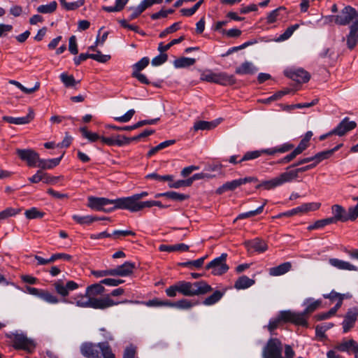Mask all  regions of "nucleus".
I'll return each instance as SVG.
<instances>
[{
	"label": "nucleus",
	"mask_w": 358,
	"mask_h": 358,
	"mask_svg": "<svg viewBox=\"0 0 358 358\" xmlns=\"http://www.w3.org/2000/svg\"><path fill=\"white\" fill-rule=\"evenodd\" d=\"M244 245L247 248L248 250H254L259 253L264 252L268 249L267 244L264 241L259 238L246 241H245Z\"/></svg>",
	"instance_id": "4468645a"
},
{
	"label": "nucleus",
	"mask_w": 358,
	"mask_h": 358,
	"mask_svg": "<svg viewBox=\"0 0 358 358\" xmlns=\"http://www.w3.org/2000/svg\"><path fill=\"white\" fill-rule=\"evenodd\" d=\"M146 304L148 306H155V307L166 306V307L171 308V301H170L169 300H161L159 299H154L150 300L146 303Z\"/></svg>",
	"instance_id": "bf43d9fd"
},
{
	"label": "nucleus",
	"mask_w": 358,
	"mask_h": 358,
	"mask_svg": "<svg viewBox=\"0 0 358 358\" xmlns=\"http://www.w3.org/2000/svg\"><path fill=\"white\" fill-rule=\"evenodd\" d=\"M167 59H168L167 55L165 53L161 52L160 55L156 56L155 57H154L152 59L151 63H152V66H160V65L163 64L164 62H166Z\"/></svg>",
	"instance_id": "774afa93"
},
{
	"label": "nucleus",
	"mask_w": 358,
	"mask_h": 358,
	"mask_svg": "<svg viewBox=\"0 0 358 358\" xmlns=\"http://www.w3.org/2000/svg\"><path fill=\"white\" fill-rule=\"evenodd\" d=\"M128 301L125 300L124 301H113L109 295H107L102 298H93L90 299L89 308L94 309H106L113 306L118 305L122 303H127Z\"/></svg>",
	"instance_id": "1a4fd4ad"
},
{
	"label": "nucleus",
	"mask_w": 358,
	"mask_h": 358,
	"mask_svg": "<svg viewBox=\"0 0 358 358\" xmlns=\"http://www.w3.org/2000/svg\"><path fill=\"white\" fill-rule=\"evenodd\" d=\"M255 280L249 278L246 275L239 277L234 284V287L236 289H247L255 284Z\"/></svg>",
	"instance_id": "f704fd0d"
},
{
	"label": "nucleus",
	"mask_w": 358,
	"mask_h": 358,
	"mask_svg": "<svg viewBox=\"0 0 358 358\" xmlns=\"http://www.w3.org/2000/svg\"><path fill=\"white\" fill-rule=\"evenodd\" d=\"M176 143L175 140H168L165 141L164 142L160 143L159 145H157L155 147H153L151 148L149 152H148V156L151 157L154 155L155 153H157L158 151L166 148Z\"/></svg>",
	"instance_id": "49530a36"
},
{
	"label": "nucleus",
	"mask_w": 358,
	"mask_h": 358,
	"mask_svg": "<svg viewBox=\"0 0 358 358\" xmlns=\"http://www.w3.org/2000/svg\"><path fill=\"white\" fill-rule=\"evenodd\" d=\"M88 206L96 210L110 212L115 209H124L122 199H109L104 197L91 196L88 199Z\"/></svg>",
	"instance_id": "20e7f679"
},
{
	"label": "nucleus",
	"mask_w": 358,
	"mask_h": 358,
	"mask_svg": "<svg viewBox=\"0 0 358 358\" xmlns=\"http://www.w3.org/2000/svg\"><path fill=\"white\" fill-rule=\"evenodd\" d=\"M358 42V24L353 23L350 27V32L347 36V45L349 49H353Z\"/></svg>",
	"instance_id": "5701e85b"
},
{
	"label": "nucleus",
	"mask_w": 358,
	"mask_h": 358,
	"mask_svg": "<svg viewBox=\"0 0 358 358\" xmlns=\"http://www.w3.org/2000/svg\"><path fill=\"white\" fill-rule=\"evenodd\" d=\"M80 352L87 358H101L100 352L103 358H106L110 355H115L108 342L83 343L80 346Z\"/></svg>",
	"instance_id": "f03ea898"
},
{
	"label": "nucleus",
	"mask_w": 358,
	"mask_h": 358,
	"mask_svg": "<svg viewBox=\"0 0 358 358\" xmlns=\"http://www.w3.org/2000/svg\"><path fill=\"white\" fill-rule=\"evenodd\" d=\"M258 69L252 62L245 61L236 68L235 73L240 76L253 75L256 73Z\"/></svg>",
	"instance_id": "6ab92c4d"
},
{
	"label": "nucleus",
	"mask_w": 358,
	"mask_h": 358,
	"mask_svg": "<svg viewBox=\"0 0 358 358\" xmlns=\"http://www.w3.org/2000/svg\"><path fill=\"white\" fill-rule=\"evenodd\" d=\"M299 25L298 24H295L289 27L285 31V32L279 36L278 41H282L288 39L293 34L294 31H296L299 28Z\"/></svg>",
	"instance_id": "052dcab7"
},
{
	"label": "nucleus",
	"mask_w": 358,
	"mask_h": 358,
	"mask_svg": "<svg viewBox=\"0 0 358 358\" xmlns=\"http://www.w3.org/2000/svg\"><path fill=\"white\" fill-rule=\"evenodd\" d=\"M220 123V121L215 120L211 122L208 121H198L196 122L194 124V129L195 131L198 130H210L216 127L218 124Z\"/></svg>",
	"instance_id": "72a5a7b5"
},
{
	"label": "nucleus",
	"mask_w": 358,
	"mask_h": 358,
	"mask_svg": "<svg viewBox=\"0 0 358 358\" xmlns=\"http://www.w3.org/2000/svg\"><path fill=\"white\" fill-rule=\"evenodd\" d=\"M286 75L297 83H306L310 80V74L303 69H292L286 71Z\"/></svg>",
	"instance_id": "2eb2a0df"
},
{
	"label": "nucleus",
	"mask_w": 358,
	"mask_h": 358,
	"mask_svg": "<svg viewBox=\"0 0 358 358\" xmlns=\"http://www.w3.org/2000/svg\"><path fill=\"white\" fill-rule=\"evenodd\" d=\"M59 78L66 87H74L80 83V80L76 81L75 80L73 76L68 75L66 73H61Z\"/></svg>",
	"instance_id": "c03bdc74"
},
{
	"label": "nucleus",
	"mask_w": 358,
	"mask_h": 358,
	"mask_svg": "<svg viewBox=\"0 0 358 358\" xmlns=\"http://www.w3.org/2000/svg\"><path fill=\"white\" fill-rule=\"evenodd\" d=\"M307 209H308V206L302 204L300 206H298L296 208H294L292 210H289L287 212L283 213L282 215H280L279 217L284 215L287 217H291L296 214H301L307 213Z\"/></svg>",
	"instance_id": "de8ad7c7"
},
{
	"label": "nucleus",
	"mask_w": 358,
	"mask_h": 358,
	"mask_svg": "<svg viewBox=\"0 0 358 358\" xmlns=\"http://www.w3.org/2000/svg\"><path fill=\"white\" fill-rule=\"evenodd\" d=\"M283 345L277 338H271L262 350L263 358H286L282 357Z\"/></svg>",
	"instance_id": "423d86ee"
},
{
	"label": "nucleus",
	"mask_w": 358,
	"mask_h": 358,
	"mask_svg": "<svg viewBox=\"0 0 358 358\" xmlns=\"http://www.w3.org/2000/svg\"><path fill=\"white\" fill-rule=\"evenodd\" d=\"M292 268V264L289 262H284L277 266L271 267L268 270L271 276H280L287 273Z\"/></svg>",
	"instance_id": "b1692460"
},
{
	"label": "nucleus",
	"mask_w": 358,
	"mask_h": 358,
	"mask_svg": "<svg viewBox=\"0 0 358 358\" xmlns=\"http://www.w3.org/2000/svg\"><path fill=\"white\" fill-rule=\"evenodd\" d=\"M34 117V111L29 108V113L24 117H14L11 116H3V120L6 122L13 124H26L29 123Z\"/></svg>",
	"instance_id": "f3484780"
},
{
	"label": "nucleus",
	"mask_w": 358,
	"mask_h": 358,
	"mask_svg": "<svg viewBox=\"0 0 358 358\" xmlns=\"http://www.w3.org/2000/svg\"><path fill=\"white\" fill-rule=\"evenodd\" d=\"M63 155L59 157L50 159H42L38 162L37 166L41 169H52L57 166L61 162Z\"/></svg>",
	"instance_id": "bb28decb"
},
{
	"label": "nucleus",
	"mask_w": 358,
	"mask_h": 358,
	"mask_svg": "<svg viewBox=\"0 0 358 358\" xmlns=\"http://www.w3.org/2000/svg\"><path fill=\"white\" fill-rule=\"evenodd\" d=\"M294 145L290 143H285L282 145H280L276 147L267 148V149H262V154H266L268 155H275L277 153H285L287 152L290 151L294 148Z\"/></svg>",
	"instance_id": "aec40b11"
},
{
	"label": "nucleus",
	"mask_w": 358,
	"mask_h": 358,
	"mask_svg": "<svg viewBox=\"0 0 358 358\" xmlns=\"http://www.w3.org/2000/svg\"><path fill=\"white\" fill-rule=\"evenodd\" d=\"M135 110L134 109L129 110L124 115L120 117H115L114 120L119 122H128L134 116Z\"/></svg>",
	"instance_id": "338daca9"
},
{
	"label": "nucleus",
	"mask_w": 358,
	"mask_h": 358,
	"mask_svg": "<svg viewBox=\"0 0 358 358\" xmlns=\"http://www.w3.org/2000/svg\"><path fill=\"white\" fill-rule=\"evenodd\" d=\"M189 245L185 243H178L176 245H160L159 250L162 252H176V251H187L189 250Z\"/></svg>",
	"instance_id": "cd10ccee"
},
{
	"label": "nucleus",
	"mask_w": 358,
	"mask_h": 358,
	"mask_svg": "<svg viewBox=\"0 0 358 358\" xmlns=\"http://www.w3.org/2000/svg\"><path fill=\"white\" fill-rule=\"evenodd\" d=\"M148 179H152L157 181H172L173 176L171 175L160 176L156 173H152L146 176Z\"/></svg>",
	"instance_id": "69168bd1"
},
{
	"label": "nucleus",
	"mask_w": 358,
	"mask_h": 358,
	"mask_svg": "<svg viewBox=\"0 0 358 358\" xmlns=\"http://www.w3.org/2000/svg\"><path fill=\"white\" fill-rule=\"evenodd\" d=\"M313 134L311 131H307L303 138L301 140L298 146L295 148L300 154H301L309 145V141Z\"/></svg>",
	"instance_id": "79ce46f5"
},
{
	"label": "nucleus",
	"mask_w": 358,
	"mask_h": 358,
	"mask_svg": "<svg viewBox=\"0 0 358 358\" xmlns=\"http://www.w3.org/2000/svg\"><path fill=\"white\" fill-rule=\"evenodd\" d=\"M241 186L238 179L227 182L222 186L218 187L216 190L217 194H222L227 191H232Z\"/></svg>",
	"instance_id": "c9c22d12"
},
{
	"label": "nucleus",
	"mask_w": 358,
	"mask_h": 358,
	"mask_svg": "<svg viewBox=\"0 0 358 358\" xmlns=\"http://www.w3.org/2000/svg\"><path fill=\"white\" fill-rule=\"evenodd\" d=\"M16 152L20 159L26 162L31 167L36 166L40 160L39 155L31 149H17Z\"/></svg>",
	"instance_id": "9b49d317"
},
{
	"label": "nucleus",
	"mask_w": 358,
	"mask_h": 358,
	"mask_svg": "<svg viewBox=\"0 0 358 358\" xmlns=\"http://www.w3.org/2000/svg\"><path fill=\"white\" fill-rule=\"evenodd\" d=\"M329 263L331 266L339 269L346 271H358V268L350 264L348 262H345L336 258H331L329 259Z\"/></svg>",
	"instance_id": "412c9836"
},
{
	"label": "nucleus",
	"mask_w": 358,
	"mask_h": 358,
	"mask_svg": "<svg viewBox=\"0 0 358 358\" xmlns=\"http://www.w3.org/2000/svg\"><path fill=\"white\" fill-rule=\"evenodd\" d=\"M278 186H280V182H279L278 178L275 177L269 180L262 181L256 186V188L259 189L260 187H263L264 189L268 190Z\"/></svg>",
	"instance_id": "37998d69"
},
{
	"label": "nucleus",
	"mask_w": 358,
	"mask_h": 358,
	"mask_svg": "<svg viewBox=\"0 0 358 358\" xmlns=\"http://www.w3.org/2000/svg\"><path fill=\"white\" fill-rule=\"evenodd\" d=\"M6 337L10 338L13 342V346L15 349L24 350L31 352L35 348V343L34 341L29 339L23 333L18 331L10 332L6 334Z\"/></svg>",
	"instance_id": "39448f33"
},
{
	"label": "nucleus",
	"mask_w": 358,
	"mask_h": 358,
	"mask_svg": "<svg viewBox=\"0 0 358 358\" xmlns=\"http://www.w3.org/2000/svg\"><path fill=\"white\" fill-rule=\"evenodd\" d=\"M334 223V220L331 219V217L319 220L316 221L313 224L310 225L308 229L309 230L316 229H320L324 227L326 225L331 224Z\"/></svg>",
	"instance_id": "5fc2aeb1"
},
{
	"label": "nucleus",
	"mask_w": 358,
	"mask_h": 358,
	"mask_svg": "<svg viewBox=\"0 0 358 358\" xmlns=\"http://www.w3.org/2000/svg\"><path fill=\"white\" fill-rule=\"evenodd\" d=\"M298 177L299 176L295 169L287 171L278 176L280 185L286 182H291L296 180Z\"/></svg>",
	"instance_id": "c756f323"
},
{
	"label": "nucleus",
	"mask_w": 358,
	"mask_h": 358,
	"mask_svg": "<svg viewBox=\"0 0 358 358\" xmlns=\"http://www.w3.org/2000/svg\"><path fill=\"white\" fill-rule=\"evenodd\" d=\"M322 301L320 300H313V299H308L304 302V304L306 305V308L303 312L301 313H296V314H303V318L306 320V315L308 313H310L315 311L318 307L320 306ZM307 324V321H306V324L303 326Z\"/></svg>",
	"instance_id": "a878e982"
},
{
	"label": "nucleus",
	"mask_w": 358,
	"mask_h": 358,
	"mask_svg": "<svg viewBox=\"0 0 358 358\" xmlns=\"http://www.w3.org/2000/svg\"><path fill=\"white\" fill-rule=\"evenodd\" d=\"M357 10L350 6H345L339 15H336L335 22L339 25H346L355 20Z\"/></svg>",
	"instance_id": "9d476101"
},
{
	"label": "nucleus",
	"mask_w": 358,
	"mask_h": 358,
	"mask_svg": "<svg viewBox=\"0 0 358 358\" xmlns=\"http://www.w3.org/2000/svg\"><path fill=\"white\" fill-rule=\"evenodd\" d=\"M236 83V79L234 75L228 74L226 72L218 73L217 84L222 85H233Z\"/></svg>",
	"instance_id": "7c9ffc66"
},
{
	"label": "nucleus",
	"mask_w": 358,
	"mask_h": 358,
	"mask_svg": "<svg viewBox=\"0 0 358 358\" xmlns=\"http://www.w3.org/2000/svg\"><path fill=\"white\" fill-rule=\"evenodd\" d=\"M148 195V192H142L139 194H135L131 196L122 197L123 206H127L132 203H137L140 200Z\"/></svg>",
	"instance_id": "e433bc0d"
},
{
	"label": "nucleus",
	"mask_w": 358,
	"mask_h": 358,
	"mask_svg": "<svg viewBox=\"0 0 358 358\" xmlns=\"http://www.w3.org/2000/svg\"><path fill=\"white\" fill-rule=\"evenodd\" d=\"M331 156L330 152L328 150L317 153L312 157V159L314 162L313 163L317 166L320 162L324 159L329 158Z\"/></svg>",
	"instance_id": "680f3d73"
},
{
	"label": "nucleus",
	"mask_w": 358,
	"mask_h": 358,
	"mask_svg": "<svg viewBox=\"0 0 358 358\" xmlns=\"http://www.w3.org/2000/svg\"><path fill=\"white\" fill-rule=\"evenodd\" d=\"M224 292L220 290H216L211 295L206 297L202 303L205 306H212L218 302L224 296Z\"/></svg>",
	"instance_id": "58836bf2"
},
{
	"label": "nucleus",
	"mask_w": 358,
	"mask_h": 358,
	"mask_svg": "<svg viewBox=\"0 0 358 358\" xmlns=\"http://www.w3.org/2000/svg\"><path fill=\"white\" fill-rule=\"evenodd\" d=\"M10 84H12L19 88L24 93L29 94H31L39 89L40 83L37 82L35 83L34 86L31 88H27L23 86L20 82L15 80H10L8 82Z\"/></svg>",
	"instance_id": "a19ab883"
},
{
	"label": "nucleus",
	"mask_w": 358,
	"mask_h": 358,
	"mask_svg": "<svg viewBox=\"0 0 358 358\" xmlns=\"http://www.w3.org/2000/svg\"><path fill=\"white\" fill-rule=\"evenodd\" d=\"M357 344V343L356 341L350 339L349 341H345L339 343L336 346V349L341 352H346L350 353L352 352Z\"/></svg>",
	"instance_id": "ea45409f"
},
{
	"label": "nucleus",
	"mask_w": 358,
	"mask_h": 358,
	"mask_svg": "<svg viewBox=\"0 0 358 358\" xmlns=\"http://www.w3.org/2000/svg\"><path fill=\"white\" fill-rule=\"evenodd\" d=\"M356 126L357 124L355 122L350 121L348 117H345L336 128L331 130V133H335V135L342 136L347 132L355 129Z\"/></svg>",
	"instance_id": "f8f14e48"
},
{
	"label": "nucleus",
	"mask_w": 358,
	"mask_h": 358,
	"mask_svg": "<svg viewBox=\"0 0 358 358\" xmlns=\"http://www.w3.org/2000/svg\"><path fill=\"white\" fill-rule=\"evenodd\" d=\"M149 58L147 57H143L138 62L134 64L132 66L133 71L139 73L141 71L144 69L149 64Z\"/></svg>",
	"instance_id": "e2e57ef3"
},
{
	"label": "nucleus",
	"mask_w": 358,
	"mask_h": 358,
	"mask_svg": "<svg viewBox=\"0 0 358 358\" xmlns=\"http://www.w3.org/2000/svg\"><path fill=\"white\" fill-rule=\"evenodd\" d=\"M57 2L52 1L48 4L41 5L37 8V11L41 13H51L57 8Z\"/></svg>",
	"instance_id": "603ef678"
},
{
	"label": "nucleus",
	"mask_w": 358,
	"mask_h": 358,
	"mask_svg": "<svg viewBox=\"0 0 358 358\" xmlns=\"http://www.w3.org/2000/svg\"><path fill=\"white\" fill-rule=\"evenodd\" d=\"M153 206V201H138L127 206H124V209L131 212H138L145 208H151Z\"/></svg>",
	"instance_id": "473e14b6"
},
{
	"label": "nucleus",
	"mask_w": 358,
	"mask_h": 358,
	"mask_svg": "<svg viewBox=\"0 0 358 358\" xmlns=\"http://www.w3.org/2000/svg\"><path fill=\"white\" fill-rule=\"evenodd\" d=\"M40 299L47 303L52 304H56L59 303V299L56 296L45 290H43L42 293H41Z\"/></svg>",
	"instance_id": "3c124183"
},
{
	"label": "nucleus",
	"mask_w": 358,
	"mask_h": 358,
	"mask_svg": "<svg viewBox=\"0 0 358 358\" xmlns=\"http://www.w3.org/2000/svg\"><path fill=\"white\" fill-rule=\"evenodd\" d=\"M90 58L101 63H106L110 59V56L103 55L98 50L96 54H90Z\"/></svg>",
	"instance_id": "0e129e2a"
},
{
	"label": "nucleus",
	"mask_w": 358,
	"mask_h": 358,
	"mask_svg": "<svg viewBox=\"0 0 358 358\" xmlns=\"http://www.w3.org/2000/svg\"><path fill=\"white\" fill-rule=\"evenodd\" d=\"M281 322H292L301 326L306 324L303 314H296L295 312L290 310H282L279 313L278 317L271 318L269 320L267 328L271 334H273V331L278 327Z\"/></svg>",
	"instance_id": "7ed1b4c3"
},
{
	"label": "nucleus",
	"mask_w": 358,
	"mask_h": 358,
	"mask_svg": "<svg viewBox=\"0 0 358 358\" xmlns=\"http://www.w3.org/2000/svg\"><path fill=\"white\" fill-rule=\"evenodd\" d=\"M331 213L333 216L331 217V219L334 220V223H336L337 222H346V210L341 205H333L331 206Z\"/></svg>",
	"instance_id": "4be33fe9"
},
{
	"label": "nucleus",
	"mask_w": 358,
	"mask_h": 358,
	"mask_svg": "<svg viewBox=\"0 0 358 358\" xmlns=\"http://www.w3.org/2000/svg\"><path fill=\"white\" fill-rule=\"evenodd\" d=\"M266 203L267 201L265 200L264 203L259 207H258L257 209L239 214L236 220L245 219L262 213L264 210V206L266 204Z\"/></svg>",
	"instance_id": "a18cd8bd"
},
{
	"label": "nucleus",
	"mask_w": 358,
	"mask_h": 358,
	"mask_svg": "<svg viewBox=\"0 0 358 358\" xmlns=\"http://www.w3.org/2000/svg\"><path fill=\"white\" fill-rule=\"evenodd\" d=\"M136 265L131 262H126L123 264L113 268V276L125 277L133 273Z\"/></svg>",
	"instance_id": "dca6fc26"
},
{
	"label": "nucleus",
	"mask_w": 358,
	"mask_h": 358,
	"mask_svg": "<svg viewBox=\"0 0 358 358\" xmlns=\"http://www.w3.org/2000/svg\"><path fill=\"white\" fill-rule=\"evenodd\" d=\"M212 290L211 286L203 280L194 282L181 280L166 288L165 292L169 297H175L177 292L185 296H194L206 294Z\"/></svg>",
	"instance_id": "f257e3e1"
},
{
	"label": "nucleus",
	"mask_w": 358,
	"mask_h": 358,
	"mask_svg": "<svg viewBox=\"0 0 358 358\" xmlns=\"http://www.w3.org/2000/svg\"><path fill=\"white\" fill-rule=\"evenodd\" d=\"M80 131L82 133L83 136L88 139L90 142H95L101 138V136L98 134L88 131L85 127H81Z\"/></svg>",
	"instance_id": "8fccbe9b"
},
{
	"label": "nucleus",
	"mask_w": 358,
	"mask_h": 358,
	"mask_svg": "<svg viewBox=\"0 0 358 358\" xmlns=\"http://www.w3.org/2000/svg\"><path fill=\"white\" fill-rule=\"evenodd\" d=\"M72 219L76 222L78 224L81 225H90L92 222L98 220H106L107 218L105 217H99L93 215H73L72 216Z\"/></svg>",
	"instance_id": "393cba45"
},
{
	"label": "nucleus",
	"mask_w": 358,
	"mask_h": 358,
	"mask_svg": "<svg viewBox=\"0 0 358 358\" xmlns=\"http://www.w3.org/2000/svg\"><path fill=\"white\" fill-rule=\"evenodd\" d=\"M227 254L222 253L220 257L215 258L206 266V270H211V273L214 275H220L225 273L229 270V266L226 264Z\"/></svg>",
	"instance_id": "0eeeda50"
},
{
	"label": "nucleus",
	"mask_w": 358,
	"mask_h": 358,
	"mask_svg": "<svg viewBox=\"0 0 358 358\" xmlns=\"http://www.w3.org/2000/svg\"><path fill=\"white\" fill-rule=\"evenodd\" d=\"M127 11L130 12V14L128 17V20L131 21L136 18H137L144 10L140 6V5L137 6H130L127 8Z\"/></svg>",
	"instance_id": "13d9d810"
},
{
	"label": "nucleus",
	"mask_w": 358,
	"mask_h": 358,
	"mask_svg": "<svg viewBox=\"0 0 358 358\" xmlns=\"http://www.w3.org/2000/svg\"><path fill=\"white\" fill-rule=\"evenodd\" d=\"M199 304V302H193L190 300L182 299L176 302H171V308H175L179 310H189L193 306Z\"/></svg>",
	"instance_id": "2f4dec72"
},
{
	"label": "nucleus",
	"mask_w": 358,
	"mask_h": 358,
	"mask_svg": "<svg viewBox=\"0 0 358 358\" xmlns=\"http://www.w3.org/2000/svg\"><path fill=\"white\" fill-rule=\"evenodd\" d=\"M184 39H185L184 36H182L179 37L178 38L172 40L169 43H168L166 45H164L163 43H160L158 46V50L160 52H164L167 51L168 50H169L171 48V47H172L173 45L182 42Z\"/></svg>",
	"instance_id": "864d4df0"
},
{
	"label": "nucleus",
	"mask_w": 358,
	"mask_h": 358,
	"mask_svg": "<svg viewBox=\"0 0 358 358\" xmlns=\"http://www.w3.org/2000/svg\"><path fill=\"white\" fill-rule=\"evenodd\" d=\"M105 288L102 285V283H95L86 288V294L90 299H93L95 298L96 296L103 294Z\"/></svg>",
	"instance_id": "c85d7f7f"
},
{
	"label": "nucleus",
	"mask_w": 358,
	"mask_h": 358,
	"mask_svg": "<svg viewBox=\"0 0 358 358\" xmlns=\"http://www.w3.org/2000/svg\"><path fill=\"white\" fill-rule=\"evenodd\" d=\"M358 317V310L357 308L349 309L343 321V333L348 332L355 325Z\"/></svg>",
	"instance_id": "ddd939ff"
},
{
	"label": "nucleus",
	"mask_w": 358,
	"mask_h": 358,
	"mask_svg": "<svg viewBox=\"0 0 358 358\" xmlns=\"http://www.w3.org/2000/svg\"><path fill=\"white\" fill-rule=\"evenodd\" d=\"M24 215L27 219H37L42 218L45 213L42 211L38 210V208L35 207H32L24 212Z\"/></svg>",
	"instance_id": "09e8293b"
},
{
	"label": "nucleus",
	"mask_w": 358,
	"mask_h": 358,
	"mask_svg": "<svg viewBox=\"0 0 358 358\" xmlns=\"http://www.w3.org/2000/svg\"><path fill=\"white\" fill-rule=\"evenodd\" d=\"M64 302L75 304L80 308H89L90 299L86 294H78L72 296L70 299H64Z\"/></svg>",
	"instance_id": "a211bd4d"
},
{
	"label": "nucleus",
	"mask_w": 358,
	"mask_h": 358,
	"mask_svg": "<svg viewBox=\"0 0 358 358\" xmlns=\"http://www.w3.org/2000/svg\"><path fill=\"white\" fill-rule=\"evenodd\" d=\"M201 79L203 80L214 83L217 84L218 73H214L211 71H206L201 74Z\"/></svg>",
	"instance_id": "6e6d98bb"
},
{
	"label": "nucleus",
	"mask_w": 358,
	"mask_h": 358,
	"mask_svg": "<svg viewBox=\"0 0 358 358\" xmlns=\"http://www.w3.org/2000/svg\"><path fill=\"white\" fill-rule=\"evenodd\" d=\"M196 62V59L189 57H180L173 62V66L176 69L187 68L194 65Z\"/></svg>",
	"instance_id": "4c0bfd02"
},
{
	"label": "nucleus",
	"mask_w": 358,
	"mask_h": 358,
	"mask_svg": "<svg viewBox=\"0 0 358 358\" xmlns=\"http://www.w3.org/2000/svg\"><path fill=\"white\" fill-rule=\"evenodd\" d=\"M20 211V209L11 207L7 208L0 212V221L6 220L10 217L15 216V215L18 214Z\"/></svg>",
	"instance_id": "4d7b16f0"
},
{
	"label": "nucleus",
	"mask_w": 358,
	"mask_h": 358,
	"mask_svg": "<svg viewBox=\"0 0 358 358\" xmlns=\"http://www.w3.org/2000/svg\"><path fill=\"white\" fill-rule=\"evenodd\" d=\"M56 292L63 296H69L71 292L76 290L81 285L73 280H68L64 282L62 280H58L53 284Z\"/></svg>",
	"instance_id": "6e6552de"
}]
</instances>
